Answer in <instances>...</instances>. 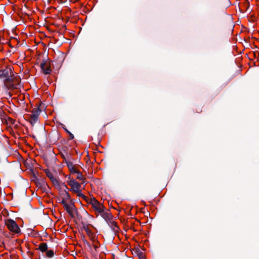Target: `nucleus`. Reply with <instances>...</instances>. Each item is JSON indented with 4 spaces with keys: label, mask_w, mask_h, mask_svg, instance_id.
Here are the masks:
<instances>
[{
    "label": "nucleus",
    "mask_w": 259,
    "mask_h": 259,
    "mask_svg": "<svg viewBox=\"0 0 259 259\" xmlns=\"http://www.w3.org/2000/svg\"><path fill=\"white\" fill-rule=\"evenodd\" d=\"M5 224L8 229L15 233H18L20 232V229L17 223L11 219H8L5 222Z\"/></svg>",
    "instance_id": "nucleus-5"
},
{
    "label": "nucleus",
    "mask_w": 259,
    "mask_h": 259,
    "mask_svg": "<svg viewBox=\"0 0 259 259\" xmlns=\"http://www.w3.org/2000/svg\"><path fill=\"white\" fill-rule=\"evenodd\" d=\"M67 183L71 187V191L76 194L79 197L82 198L84 199H85L86 197L82 193L81 186L79 183L77 182L74 179L70 178H69Z\"/></svg>",
    "instance_id": "nucleus-3"
},
{
    "label": "nucleus",
    "mask_w": 259,
    "mask_h": 259,
    "mask_svg": "<svg viewBox=\"0 0 259 259\" xmlns=\"http://www.w3.org/2000/svg\"><path fill=\"white\" fill-rule=\"evenodd\" d=\"M20 78L18 76L12 78H7L5 80V85L8 89L16 88V86L19 85Z\"/></svg>",
    "instance_id": "nucleus-4"
},
{
    "label": "nucleus",
    "mask_w": 259,
    "mask_h": 259,
    "mask_svg": "<svg viewBox=\"0 0 259 259\" xmlns=\"http://www.w3.org/2000/svg\"><path fill=\"white\" fill-rule=\"evenodd\" d=\"M41 110L39 107H37L33 109L31 111V113L29 114V121L32 125H33L37 121L38 116Z\"/></svg>",
    "instance_id": "nucleus-6"
},
{
    "label": "nucleus",
    "mask_w": 259,
    "mask_h": 259,
    "mask_svg": "<svg viewBox=\"0 0 259 259\" xmlns=\"http://www.w3.org/2000/svg\"><path fill=\"white\" fill-rule=\"evenodd\" d=\"M63 187L65 189L60 191L59 194L60 199L67 212L70 216L73 217L76 211L75 206L69 193L66 191L68 188L65 185H63Z\"/></svg>",
    "instance_id": "nucleus-1"
},
{
    "label": "nucleus",
    "mask_w": 259,
    "mask_h": 259,
    "mask_svg": "<svg viewBox=\"0 0 259 259\" xmlns=\"http://www.w3.org/2000/svg\"><path fill=\"white\" fill-rule=\"evenodd\" d=\"M39 249L42 251L45 252L47 250L48 246L46 243H40L39 246Z\"/></svg>",
    "instance_id": "nucleus-11"
},
{
    "label": "nucleus",
    "mask_w": 259,
    "mask_h": 259,
    "mask_svg": "<svg viewBox=\"0 0 259 259\" xmlns=\"http://www.w3.org/2000/svg\"><path fill=\"white\" fill-rule=\"evenodd\" d=\"M40 67L46 74H50L51 72V64L49 61L44 60L40 64Z\"/></svg>",
    "instance_id": "nucleus-7"
},
{
    "label": "nucleus",
    "mask_w": 259,
    "mask_h": 259,
    "mask_svg": "<svg viewBox=\"0 0 259 259\" xmlns=\"http://www.w3.org/2000/svg\"><path fill=\"white\" fill-rule=\"evenodd\" d=\"M8 74L7 72L5 70L0 71V77H6Z\"/></svg>",
    "instance_id": "nucleus-13"
},
{
    "label": "nucleus",
    "mask_w": 259,
    "mask_h": 259,
    "mask_svg": "<svg viewBox=\"0 0 259 259\" xmlns=\"http://www.w3.org/2000/svg\"><path fill=\"white\" fill-rule=\"evenodd\" d=\"M54 253L53 250H49L48 251L47 250L46 256L48 257H49V258L52 257L54 256Z\"/></svg>",
    "instance_id": "nucleus-12"
},
{
    "label": "nucleus",
    "mask_w": 259,
    "mask_h": 259,
    "mask_svg": "<svg viewBox=\"0 0 259 259\" xmlns=\"http://www.w3.org/2000/svg\"><path fill=\"white\" fill-rule=\"evenodd\" d=\"M90 203L97 216L100 215L106 222L110 221L112 219V214L108 210L105 209L102 203H100L95 198L91 199Z\"/></svg>",
    "instance_id": "nucleus-2"
},
{
    "label": "nucleus",
    "mask_w": 259,
    "mask_h": 259,
    "mask_svg": "<svg viewBox=\"0 0 259 259\" xmlns=\"http://www.w3.org/2000/svg\"><path fill=\"white\" fill-rule=\"evenodd\" d=\"M45 172L47 176L50 179L54 185H58V180L54 177L53 174L48 169H46Z\"/></svg>",
    "instance_id": "nucleus-8"
},
{
    "label": "nucleus",
    "mask_w": 259,
    "mask_h": 259,
    "mask_svg": "<svg viewBox=\"0 0 259 259\" xmlns=\"http://www.w3.org/2000/svg\"><path fill=\"white\" fill-rule=\"evenodd\" d=\"M67 166L71 174H73L78 173V170H77L76 167L75 165H74L72 162H67Z\"/></svg>",
    "instance_id": "nucleus-10"
},
{
    "label": "nucleus",
    "mask_w": 259,
    "mask_h": 259,
    "mask_svg": "<svg viewBox=\"0 0 259 259\" xmlns=\"http://www.w3.org/2000/svg\"><path fill=\"white\" fill-rule=\"evenodd\" d=\"M78 175H77V176L76 177L77 179H81V175L80 174H79L78 172L77 173Z\"/></svg>",
    "instance_id": "nucleus-14"
},
{
    "label": "nucleus",
    "mask_w": 259,
    "mask_h": 259,
    "mask_svg": "<svg viewBox=\"0 0 259 259\" xmlns=\"http://www.w3.org/2000/svg\"><path fill=\"white\" fill-rule=\"evenodd\" d=\"M85 231L89 238L93 241L95 242L97 240L96 235L88 227H84Z\"/></svg>",
    "instance_id": "nucleus-9"
}]
</instances>
